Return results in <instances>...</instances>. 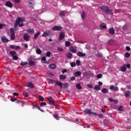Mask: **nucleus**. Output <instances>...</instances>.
Here are the masks:
<instances>
[{"mask_svg": "<svg viewBox=\"0 0 131 131\" xmlns=\"http://www.w3.org/2000/svg\"><path fill=\"white\" fill-rule=\"evenodd\" d=\"M100 9L102 10L103 12H105V13L106 15H112L113 14V10L110 9L109 7L104 6H101Z\"/></svg>", "mask_w": 131, "mask_h": 131, "instance_id": "f257e3e1", "label": "nucleus"}, {"mask_svg": "<svg viewBox=\"0 0 131 131\" xmlns=\"http://www.w3.org/2000/svg\"><path fill=\"white\" fill-rule=\"evenodd\" d=\"M24 22V19L21 17H17L15 20L14 28H16L19 23H23Z\"/></svg>", "mask_w": 131, "mask_h": 131, "instance_id": "f03ea898", "label": "nucleus"}, {"mask_svg": "<svg viewBox=\"0 0 131 131\" xmlns=\"http://www.w3.org/2000/svg\"><path fill=\"white\" fill-rule=\"evenodd\" d=\"M52 36H53V33L49 30L46 32H44L43 34H42V36L43 37H46L47 36L51 37Z\"/></svg>", "mask_w": 131, "mask_h": 131, "instance_id": "7ed1b4c3", "label": "nucleus"}, {"mask_svg": "<svg viewBox=\"0 0 131 131\" xmlns=\"http://www.w3.org/2000/svg\"><path fill=\"white\" fill-rule=\"evenodd\" d=\"M10 32H11V40H14L15 38L14 29L12 28H10Z\"/></svg>", "mask_w": 131, "mask_h": 131, "instance_id": "20e7f679", "label": "nucleus"}, {"mask_svg": "<svg viewBox=\"0 0 131 131\" xmlns=\"http://www.w3.org/2000/svg\"><path fill=\"white\" fill-rule=\"evenodd\" d=\"M63 29L61 26H55L52 28H51V30L53 31H60Z\"/></svg>", "mask_w": 131, "mask_h": 131, "instance_id": "39448f33", "label": "nucleus"}, {"mask_svg": "<svg viewBox=\"0 0 131 131\" xmlns=\"http://www.w3.org/2000/svg\"><path fill=\"white\" fill-rule=\"evenodd\" d=\"M5 6H6L7 7L9 8H12L13 7V4L10 1H7L5 3Z\"/></svg>", "mask_w": 131, "mask_h": 131, "instance_id": "423d86ee", "label": "nucleus"}, {"mask_svg": "<svg viewBox=\"0 0 131 131\" xmlns=\"http://www.w3.org/2000/svg\"><path fill=\"white\" fill-rule=\"evenodd\" d=\"M24 39L26 41H29L30 40V35L28 33H25L24 35Z\"/></svg>", "mask_w": 131, "mask_h": 131, "instance_id": "0eeeda50", "label": "nucleus"}, {"mask_svg": "<svg viewBox=\"0 0 131 131\" xmlns=\"http://www.w3.org/2000/svg\"><path fill=\"white\" fill-rule=\"evenodd\" d=\"M65 37V34L63 32H61L60 34H59L58 40L61 41L62 39H63Z\"/></svg>", "mask_w": 131, "mask_h": 131, "instance_id": "6e6552de", "label": "nucleus"}, {"mask_svg": "<svg viewBox=\"0 0 131 131\" xmlns=\"http://www.w3.org/2000/svg\"><path fill=\"white\" fill-rule=\"evenodd\" d=\"M28 3L30 5L29 6L33 8L34 6V0H28Z\"/></svg>", "mask_w": 131, "mask_h": 131, "instance_id": "1a4fd4ad", "label": "nucleus"}, {"mask_svg": "<svg viewBox=\"0 0 131 131\" xmlns=\"http://www.w3.org/2000/svg\"><path fill=\"white\" fill-rule=\"evenodd\" d=\"M108 33L111 35L115 34V32L114 28H110L108 29Z\"/></svg>", "mask_w": 131, "mask_h": 131, "instance_id": "9d476101", "label": "nucleus"}, {"mask_svg": "<svg viewBox=\"0 0 131 131\" xmlns=\"http://www.w3.org/2000/svg\"><path fill=\"white\" fill-rule=\"evenodd\" d=\"M110 89H111L112 91H114L115 92L119 91L118 87H114V86L113 85L111 86V87H110Z\"/></svg>", "mask_w": 131, "mask_h": 131, "instance_id": "9b49d317", "label": "nucleus"}, {"mask_svg": "<svg viewBox=\"0 0 131 131\" xmlns=\"http://www.w3.org/2000/svg\"><path fill=\"white\" fill-rule=\"evenodd\" d=\"M77 56L79 57H85L86 56V54L85 53H82L81 52H78L77 53Z\"/></svg>", "mask_w": 131, "mask_h": 131, "instance_id": "f8f14e48", "label": "nucleus"}, {"mask_svg": "<svg viewBox=\"0 0 131 131\" xmlns=\"http://www.w3.org/2000/svg\"><path fill=\"white\" fill-rule=\"evenodd\" d=\"M121 71L124 72L126 71L127 68L126 67V64H124L123 66L120 68Z\"/></svg>", "mask_w": 131, "mask_h": 131, "instance_id": "ddd939ff", "label": "nucleus"}, {"mask_svg": "<svg viewBox=\"0 0 131 131\" xmlns=\"http://www.w3.org/2000/svg\"><path fill=\"white\" fill-rule=\"evenodd\" d=\"M74 75L76 77H78L79 76H81V72H80V71L76 72L74 73Z\"/></svg>", "mask_w": 131, "mask_h": 131, "instance_id": "4468645a", "label": "nucleus"}, {"mask_svg": "<svg viewBox=\"0 0 131 131\" xmlns=\"http://www.w3.org/2000/svg\"><path fill=\"white\" fill-rule=\"evenodd\" d=\"M1 40H2V41L4 43H6L9 41V40L8 39H7L5 36H3L1 38Z\"/></svg>", "mask_w": 131, "mask_h": 131, "instance_id": "2eb2a0df", "label": "nucleus"}, {"mask_svg": "<svg viewBox=\"0 0 131 131\" xmlns=\"http://www.w3.org/2000/svg\"><path fill=\"white\" fill-rule=\"evenodd\" d=\"M84 112L89 115L93 114V112L91 111V109H86L85 111H84Z\"/></svg>", "mask_w": 131, "mask_h": 131, "instance_id": "dca6fc26", "label": "nucleus"}, {"mask_svg": "<svg viewBox=\"0 0 131 131\" xmlns=\"http://www.w3.org/2000/svg\"><path fill=\"white\" fill-rule=\"evenodd\" d=\"M27 86L28 87L31 88V89H33L34 88V85L33 83H32L31 82H28L27 83Z\"/></svg>", "mask_w": 131, "mask_h": 131, "instance_id": "f3484780", "label": "nucleus"}, {"mask_svg": "<svg viewBox=\"0 0 131 131\" xmlns=\"http://www.w3.org/2000/svg\"><path fill=\"white\" fill-rule=\"evenodd\" d=\"M48 104H49L50 105H53L54 106H56L55 101L51 100V99L48 100Z\"/></svg>", "mask_w": 131, "mask_h": 131, "instance_id": "a211bd4d", "label": "nucleus"}, {"mask_svg": "<svg viewBox=\"0 0 131 131\" xmlns=\"http://www.w3.org/2000/svg\"><path fill=\"white\" fill-rule=\"evenodd\" d=\"M49 68L51 69H55L56 68V66L55 64H49Z\"/></svg>", "mask_w": 131, "mask_h": 131, "instance_id": "6ab92c4d", "label": "nucleus"}, {"mask_svg": "<svg viewBox=\"0 0 131 131\" xmlns=\"http://www.w3.org/2000/svg\"><path fill=\"white\" fill-rule=\"evenodd\" d=\"M73 54L71 53H67L66 56L69 59H71L72 58Z\"/></svg>", "mask_w": 131, "mask_h": 131, "instance_id": "aec40b11", "label": "nucleus"}, {"mask_svg": "<svg viewBox=\"0 0 131 131\" xmlns=\"http://www.w3.org/2000/svg\"><path fill=\"white\" fill-rule=\"evenodd\" d=\"M59 16H60L61 17L66 16V13H64V11H61L59 12Z\"/></svg>", "mask_w": 131, "mask_h": 131, "instance_id": "412c9836", "label": "nucleus"}, {"mask_svg": "<svg viewBox=\"0 0 131 131\" xmlns=\"http://www.w3.org/2000/svg\"><path fill=\"white\" fill-rule=\"evenodd\" d=\"M100 28L103 29H106V26L105 24L102 23L100 25Z\"/></svg>", "mask_w": 131, "mask_h": 131, "instance_id": "4be33fe9", "label": "nucleus"}, {"mask_svg": "<svg viewBox=\"0 0 131 131\" xmlns=\"http://www.w3.org/2000/svg\"><path fill=\"white\" fill-rule=\"evenodd\" d=\"M40 34V32H38L37 33H36L35 34V35H34V39H36V38H37V37H39Z\"/></svg>", "mask_w": 131, "mask_h": 131, "instance_id": "5701e85b", "label": "nucleus"}, {"mask_svg": "<svg viewBox=\"0 0 131 131\" xmlns=\"http://www.w3.org/2000/svg\"><path fill=\"white\" fill-rule=\"evenodd\" d=\"M12 56L17 55V53L15 52L14 51H11V52L9 53Z\"/></svg>", "mask_w": 131, "mask_h": 131, "instance_id": "b1692460", "label": "nucleus"}, {"mask_svg": "<svg viewBox=\"0 0 131 131\" xmlns=\"http://www.w3.org/2000/svg\"><path fill=\"white\" fill-rule=\"evenodd\" d=\"M108 90L106 88L101 89V93L106 94L108 93Z\"/></svg>", "mask_w": 131, "mask_h": 131, "instance_id": "393cba45", "label": "nucleus"}, {"mask_svg": "<svg viewBox=\"0 0 131 131\" xmlns=\"http://www.w3.org/2000/svg\"><path fill=\"white\" fill-rule=\"evenodd\" d=\"M27 32L29 34H30V33H34V29H28L27 30Z\"/></svg>", "mask_w": 131, "mask_h": 131, "instance_id": "a878e982", "label": "nucleus"}, {"mask_svg": "<svg viewBox=\"0 0 131 131\" xmlns=\"http://www.w3.org/2000/svg\"><path fill=\"white\" fill-rule=\"evenodd\" d=\"M29 65L31 66H34L35 64V62L32 61V60L29 61Z\"/></svg>", "mask_w": 131, "mask_h": 131, "instance_id": "bb28decb", "label": "nucleus"}, {"mask_svg": "<svg viewBox=\"0 0 131 131\" xmlns=\"http://www.w3.org/2000/svg\"><path fill=\"white\" fill-rule=\"evenodd\" d=\"M94 89L96 91H98L99 90H101V87H100V86H99L98 85H97L94 87Z\"/></svg>", "mask_w": 131, "mask_h": 131, "instance_id": "cd10ccee", "label": "nucleus"}, {"mask_svg": "<svg viewBox=\"0 0 131 131\" xmlns=\"http://www.w3.org/2000/svg\"><path fill=\"white\" fill-rule=\"evenodd\" d=\"M36 52L38 55H40L42 53V51L40 50V49H37L36 50Z\"/></svg>", "mask_w": 131, "mask_h": 131, "instance_id": "c85d7f7f", "label": "nucleus"}, {"mask_svg": "<svg viewBox=\"0 0 131 131\" xmlns=\"http://www.w3.org/2000/svg\"><path fill=\"white\" fill-rule=\"evenodd\" d=\"M59 79H60L61 80H64V79H66V76H64V75H59Z\"/></svg>", "mask_w": 131, "mask_h": 131, "instance_id": "c756f323", "label": "nucleus"}, {"mask_svg": "<svg viewBox=\"0 0 131 131\" xmlns=\"http://www.w3.org/2000/svg\"><path fill=\"white\" fill-rule=\"evenodd\" d=\"M76 88H77V89H78V90H81L82 89V87L80 85V83H77L76 85Z\"/></svg>", "mask_w": 131, "mask_h": 131, "instance_id": "7c9ffc66", "label": "nucleus"}, {"mask_svg": "<svg viewBox=\"0 0 131 131\" xmlns=\"http://www.w3.org/2000/svg\"><path fill=\"white\" fill-rule=\"evenodd\" d=\"M130 91H127L124 93L125 97H129L130 95Z\"/></svg>", "mask_w": 131, "mask_h": 131, "instance_id": "2f4dec72", "label": "nucleus"}, {"mask_svg": "<svg viewBox=\"0 0 131 131\" xmlns=\"http://www.w3.org/2000/svg\"><path fill=\"white\" fill-rule=\"evenodd\" d=\"M53 117L56 119L57 120H59V116L57 115V114H54L53 115Z\"/></svg>", "mask_w": 131, "mask_h": 131, "instance_id": "473e14b6", "label": "nucleus"}, {"mask_svg": "<svg viewBox=\"0 0 131 131\" xmlns=\"http://www.w3.org/2000/svg\"><path fill=\"white\" fill-rule=\"evenodd\" d=\"M71 45V43H70V41H67L65 42V45L67 47H69L70 45Z\"/></svg>", "mask_w": 131, "mask_h": 131, "instance_id": "72a5a7b5", "label": "nucleus"}, {"mask_svg": "<svg viewBox=\"0 0 131 131\" xmlns=\"http://www.w3.org/2000/svg\"><path fill=\"white\" fill-rule=\"evenodd\" d=\"M114 42V39H111L108 41V44L109 45H113Z\"/></svg>", "mask_w": 131, "mask_h": 131, "instance_id": "f704fd0d", "label": "nucleus"}, {"mask_svg": "<svg viewBox=\"0 0 131 131\" xmlns=\"http://www.w3.org/2000/svg\"><path fill=\"white\" fill-rule=\"evenodd\" d=\"M70 51L71 53H77V50L74 48H72L70 50Z\"/></svg>", "mask_w": 131, "mask_h": 131, "instance_id": "c9c22d12", "label": "nucleus"}, {"mask_svg": "<svg viewBox=\"0 0 131 131\" xmlns=\"http://www.w3.org/2000/svg\"><path fill=\"white\" fill-rule=\"evenodd\" d=\"M56 81L55 80H53V79H49V81L50 83L51 84H53V83H55L56 82Z\"/></svg>", "mask_w": 131, "mask_h": 131, "instance_id": "e433bc0d", "label": "nucleus"}, {"mask_svg": "<svg viewBox=\"0 0 131 131\" xmlns=\"http://www.w3.org/2000/svg\"><path fill=\"white\" fill-rule=\"evenodd\" d=\"M96 56L99 58H102L103 57V55L101 53H97V54H96Z\"/></svg>", "mask_w": 131, "mask_h": 131, "instance_id": "4c0bfd02", "label": "nucleus"}, {"mask_svg": "<svg viewBox=\"0 0 131 131\" xmlns=\"http://www.w3.org/2000/svg\"><path fill=\"white\" fill-rule=\"evenodd\" d=\"M38 98L39 99L40 101H44V98L43 97H42V96L41 95H39V96H38Z\"/></svg>", "mask_w": 131, "mask_h": 131, "instance_id": "58836bf2", "label": "nucleus"}, {"mask_svg": "<svg viewBox=\"0 0 131 131\" xmlns=\"http://www.w3.org/2000/svg\"><path fill=\"white\" fill-rule=\"evenodd\" d=\"M28 63L26 62H21L20 63V65L21 66H25L26 65H27Z\"/></svg>", "mask_w": 131, "mask_h": 131, "instance_id": "ea45409f", "label": "nucleus"}, {"mask_svg": "<svg viewBox=\"0 0 131 131\" xmlns=\"http://www.w3.org/2000/svg\"><path fill=\"white\" fill-rule=\"evenodd\" d=\"M70 65H71V67H75L76 66V63L75 62H71V63H70Z\"/></svg>", "mask_w": 131, "mask_h": 131, "instance_id": "a19ab883", "label": "nucleus"}, {"mask_svg": "<svg viewBox=\"0 0 131 131\" xmlns=\"http://www.w3.org/2000/svg\"><path fill=\"white\" fill-rule=\"evenodd\" d=\"M62 85H63V88H68L69 84L68 83H63Z\"/></svg>", "mask_w": 131, "mask_h": 131, "instance_id": "79ce46f5", "label": "nucleus"}, {"mask_svg": "<svg viewBox=\"0 0 131 131\" xmlns=\"http://www.w3.org/2000/svg\"><path fill=\"white\" fill-rule=\"evenodd\" d=\"M130 56V54L129 53H128V52L126 53L124 55V56L126 57V58H128Z\"/></svg>", "mask_w": 131, "mask_h": 131, "instance_id": "37998d69", "label": "nucleus"}, {"mask_svg": "<svg viewBox=\"0 0 131 131\" xmlns=\"http://www.w3.org/2000/svg\"><path fill=\"white\" fill-rule=\"evenodd\" d=\"M85 17V13L84 12H83L81 15V18L83 19H84V18Z\"/></svg>", "mask_w": 131, "mask_h": 131, "instance_id": "c03bdc74", "label": "nucleus"}, {"mask_svg": "<svg viewBox=\"0 0 131 131\" xmlns=\"http://www.w3.org/2000/svg\"><path fill=\"white\" fill-rule=\"evenodd\" d=\"M118 111H123V107L122 106H120L119 108H118Z\"/></svg>", "mask_w": 131, "mask_h": 131, "instance_id": "a18cd8bd", "label": "nucleus"}, {"mask_svg": "<svg viewBox=\"0 0 131 131\" xmlns=\"http://www.w3.org/2000/svg\"><path fill=\"white\" fill-rule=\"evenodd\" d=\"M55 83L57 85H59L61 84L62 83L61 82L58 81V80H56V81H55Z\"/></svg>", "mask_w": 131, "mask_h": 131, "instance_id": "49530a36", "label": "nucleus"}, {"mask_svg": "<svg viewBox=\"0 0 131 131\" xmlns=\"http://www.w3.org/2000/svg\"><path fill=\"white\" fill-rule=\"evenodd\" d=\"M102 75L101 74H99L97 75V78L100 79L102 78Z\"/></svg>", "mask_w": 131, "mask_h": 131, "instance_id": "de8ad7c7", "label": "nucleus"}, {"mask_svg": "<svg viewBox=\"0 0 131 131\" xmlns=\"http://www.w3.org/2000/svg\"><path fill=\"white\" fill-rule=\"evenodd\" d=\"M12 57H13V59L15 60H17L18 59V57L17 55H14V56H13Z\"/></svg>", "mask_w": 131, "mask_h": 131, "instance_id": "09e8293b", "label": "nucleus"}, {"mask_svg": "<svg viewBox=\"0 0 131 131\" xmlns=\"http://www.w3.org/2000/svg\"><path fill=\"white\" fill-rule=\"evenodd\" d=\"M80 61L79 60H77L76 61V64H77V66H80Z\"/></svg>", "mask_w": 131, "mask_h": 131, "instance_id": "8fccbe9b", "label": "nucleus"}, {"mask_svg": "<svg viewBox=\"0 0 131 131\" xmlns=\"http://www.w3.org/2000/svg\"><path fill=\"white\" fill-rule=\"evenodd\" d=\"M57 51L59 52H63V49L60 48V47H58L57 48Z\"/></svg>", "mask_w": 131, "mask_h": 131, "instance_id": "3c124183", "label": "nucleus"}, {"mask_svg": "<svg viewBox=\"0 0 131 131\" xmlns=\"http://www.w3.org/2000/svg\"><path fill=\"white\" fill-rule=\"evenodd\" d=\"M44 105H47V103L43 102L40 103V106H43Z\"/></svg>", "mask_w": 131, "mask_h": 131, "instance_id": "603ef678", "label": "nucleus"}, {"mask_svg": "<svg viewBox=\"0 0 131 131\" xmlns=\"http://www.w3.org/2000/svg\"><path fill=\"white\" fill-rule=\"evenodd\" d=\"M76 80V77L73 76L71 78V79L70 80V81H73Z\"/></svg>", "mask_w": 131, "mask_h": 131, "instance_id": "864d4df0", "label": "nucleus"}, {"mask_svg": "<svg viewBox=\"0 0 131 131\" xmlns=\"http://www.w3.org/2000/svg\"><path fill=\"white\" fill-rule=\"evenodd\" d=\"M51 55V53L50 52H47L46 53V56L47 57H50Z\"/></svg>", "mask_w": 131, "mask_h": 131, "instance_id": "5fc2aeb1", "label": "nucleus"}, {"mask_svg": "<svg viewBox=\"0 0 131 131\" xmlns=\"http://www.w3.org/2000/svg\"><path fill=\"white\" fill-rule=\"evenodd\" d=\"M97 116L100 118H103V115L101 114H97Z\"/></svg>", "mask_w": 131, "mask_h": 131, "instance_id": "6e6d98bb", "label": "nucleus"}, {"mask_svg": "<svg viewBox=\"0 0 131 131\" xmlns=\"http://www.w3.org/2000/svg\"><path fill=\"white\" fill-rule=\"evenodd\" d=\"M17 100V98H11L10 100L12 101V102H14L15 101H16Z\"/></svg>", "mask_w": 131, "mask_h": 131, "instance_id": "4d7b16f0", "label": "nucleus"}, {"mask_svg": "<svg viewBox=\"0 0 131 131\" xmlns=\"http://www.w3.org/2000/svg\"><path fill=\"white\" fill-rule=\"evenodd\" d=\"M125 49H126V50L127 51H130V48L129 46L126 47Z\"/></svg>", "mask_w": 131, "mask_h": 131, "instance_id": "13d9d810", "label": "nucleus"}, {"mask_svg": "<svg viewBox=\"0 0 131 131\" xmlns=\"http://www.w3.org/2000/svg\"><path fill=\"white\" fill-rule=\"evenodd\" d=\"M3 27H5V25L0 24V30H1Z\"/></svg>", "mask_w": 131, "mask_h": 131, "instance_id": "bf43d9fd", "label": "nucleus"}, {"mask_svg": "<svg viewBox=\"0 0 131 131\" xmlns=\"http://www.w3.org/2000/svg\"><path fill=\"white\" fill-rule=\"evenodd\" d=\"M87 86L90 89H93V85H92V84H88Z\"/></svg>", "mask_w": 131, "mask_h": 131, "instance_id": "052dcab7", "label": "nucleus"}, {"mask_svg": "<svg viewBox=\"0 0 131 131\" xmlns=\"http://www.w3.org/2000/svg\"><path fill=\"white\" fill-rule=\"evenodd\" d=\"M17 103L23 104L24 103V101H23L18 100V101H17Z\"/></svg>", "mask_w": 131, "mask_h": 131, "instance_id": "680f3d73", "label": "nucleus"}, {"mask_svg": "<svg viewBox=\"0 0 131 131\" xmlns=\"http://www.w3.org/2000/svg\"><path fill=\"white\" fill-rule=\"evenodd\" d=\"M13 95L14 96H16V97L19 96V94L18 93H13Z\"/></svg>", "mask_w": 131, "mask_h": 131, "instance_id": "e2e57ef3", "label": "nucleus"}, {"mask_svg": "<svg viewBox=\"0 0 131 131\" xmlns=\"http://www.w3.org/2000/svg\"><path fill=\"white\" fill-rule=\"evenodd\" d=\"M125 67H127L128 69H130V64H126Z\"/></svg>", "mask_w": 131, "mask_h": 131, "instance_id": "0e129e2a", "label": "nucleus"}, {"mask_svg": "<svg viewBox=\"0 0 131 131\" xmlns=\"http://www.w3.org/2000/svg\"><path fill=\"white\" fill-rule=\"evenodd\" d=\"M21 2V0H15V3L16 4H18Z\"/></svg>", "mask_w": 131, "mask_h": 131, "instance_id": "69168bd1", "label": "nucleus"}, {"mask_svg": "<svg viewBox=\"0 0 131 131\" xmlns=\"http://www.w3.org/2000/svg\"><path fill=\"white\" fill-rule=\"evenodd\" d=\"M10 48H11V49H15V46H14V45H11V46H10Z\"/></svg>", "mask_w": 131, "mask_h": 131, "instance_id": "338daca9", "label": "nucleus"}, {"mask_svg": "<svg viewBox=\"0 0 131 131\" xmlns=\"http://www.w3.org/2000/svg\"><path fill=\"white\" fill-rule=\"evenodd\" d=\"M46 60V58L45 57H43L41 58V60L42 61H45Z\"/></svg>", "mask_w": 131, "mask_h": 131, "instance_id": "774afa93", "label": "nucleus"}]
</instances>
